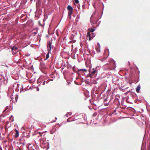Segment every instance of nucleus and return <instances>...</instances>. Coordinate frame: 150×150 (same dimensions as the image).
<instances>
[{
	"label": "nucleus",
	"mask_w": 150,
	"mask_h": 150,
	"mask_svg": "<svg viewBox=\"0 0 150 150\" xmlns=\"http://www.w3.org/2000/svg\"><path fill=\"white\" fill-rule=\"evenodd\" d=\"M109 65L110 68L112 69H115L116 67V64L113 59H111L109 60Z\"/></svg>",
	"instance_id": "f257e3e1"
},
{
	"label": "nucleus",
	"mask_w": 150,
	"mask_h": 150,
	"mask_svg": "<svg viewBox=\"0 0 150 150\" xmlns=\"http://www.w3.org/2000/svg\"><path fill=\"white\" fill-rule=\"evenodd\" d=\"M98 14H96V13H94L92 14L91 17V22L92 24H96L98 20L96 21L94 20V19L96 18Z\"/></svg>",
	"instance_id": "f03ea898"
},
{
	"label": "nucleus",
	"mask_w": 150,
	"mask_h": 150,
	"mask_svg": "<svg viewBox=\"0 0 150 150\" xmlns=\"http://www.w3.org/2000/svg\"><path fill=\"white\" fill-rule=\"evenodd\" d=\"M6 48H7L6 50L9 52L11 50L13 54H15L18 51V47H4L5 49Z\"/></svg>",
	"instance_id": "7ed1b4c3"
},
{
	"label": "nucleus",
	"mask_w": 150,
	"mask_h": 150,
	"mask_svg": "<svg viewBox=\"0 0 150 150\" xmlns=\"http://www.w3.org/2000/svg\"><path fill=\"white\" fill-rule=\"evenodd\" d=\"M87 37H88V39L89 41L91 40L95 36V34L93 33H91V34L89 32H88L87 34Z\"/></svg>",
	"instance_id": "20e7f679"
},
{
	"label": "nucleus",
	"mask_w": 150,
	"mask_h": 150,
	"mask_svg": "<svg viewBox=\"0 0 150 150\" xmlns=\"http://www.w3.org/2000/svg\"><path fill=\"white\" fill-rule=\"evenodd\" d=\"M109 49H105L104 53V57H105V59H106L109 56Z\"/></svg>",
	"instance_id": "39448f33"
},
{
	"label": "nucleus",
	"mask_w": 150,
	"mask_h": 150,
	"mask_svg": "<svg viewBox=\"0 0 150 150\" xmlns=\"http://www.w3.org/2000/svg\"><path fill=\"white\" fill-rule=\"evenodd\" d=\"M28 148L29 150H35V147L31 144H30L28 146Z\"/></svg>",
	"instance_id": "423d86ee"
},
{
	"label": "nucleus",
	"mask_w": 150,
	"mask_h": 150,
	"mask_svg": "<svg viewBox=\"0 0 150 150\" xmlns=\"http://www.w3.org/2000/svg\"><path fill=\"white\" fill-rule=\"evenodd\" d=\"M96 72V71L93 69V70L91 72V73L88 76H90L91 78L92 76L94 75Z\"/></svg>",
	"instance_id": "0eeeda50"
},
{
	"label": "nucleus",
	"mask_w": 150,
	"mask_h": 150,
	"mask_svg": "<svg viewBox=\"0 0 150 150\" xmlns=\"http://www.w3.org/2000/svg\"><path fill=\"white\" fill-rule=\"evenodd\" d=\"M52 43V40H49L47 42V47H51V45Z\"/></svg>",
	"instance_id": "6e6552de"
},
{
	"label": "nucleus",
	"mask_w": 150,
	"mask_h": 150,
	"mask_svg": "<svg viewBox=\"0 0 150 150\" xmlns=\"http://www.w3.org/2000/svg\"><path fill=\"white\" fill-rule=\"evenodd\" d=\"M15 131H16V132L15 133V137L16 138H17L19 136V132L16 129H15Z\"/></svg>",
	"instance_id": "1a4fd4ad"
},
{
	"label": "nucleus",
	"mask_w": 150,
	"mask_h": 150,
	"mask_svg": "<svg viewBox=\"0 0 150 150\" xmlns=\"http://www.w3.org/2000/svg\"><path fill=\"white\" fill-rule=\"evenodd\" d=\"M141 87L140 85H138L137 88H136V91L137 93H139V91Z\"/></svg>",
	"instance_id": "9d476101"
},
{
	"label": "nucleus",
	"mask_w": 150,
	"mask_h": 150,
	"mask_svg": "<svg viewBox=\"0 0 150 150\" xmlns=\"http://www.w3.org/2000/svg\"><path fill=\"white\" fill-rule=\"evenodd\" d=\"M14 92V91L11 88H9L8 90V95H9V94L10 93H13Z\"/></svg>",
	"instance_id": "9b49d317"
},
{
	"label": "nucleus",
	"mask_w": 150,
	"mask_h": 150,
	"mask_svg": "<svg viewBox=\"0 0 150 150\" xmlns=\"http://www.w3.org/2000/svg\"><path fill=\"white\" fill-rule=\"evenodd\" d=\"M67 9L69 11H72L73 8H72V7L71 6H70L69 5V6H68Z\"/></svg>",
	"instance_id": "f8f14e48"
},
{
	"label": "nucleus",
	"mask_w": 150,
	"mask_h": 150,
	"mask_svg": "<svg viewBox=\"0 0 150 150\" xmlns=\"http://www.w3.org/2000/svg\"><path fill=\"white\" fill-rule=\"evenodd\" d=\"M46 132L47 131H45V132H43L42 133L39 132V134L41 136L44 137L45 136V132Z\"/></svg>",
	"instance_id": "ddd939ff"
},
{
	"label": "nucleus",
	"mask_w": 150,
	"mask_h": 150,
	"mask_svg": "<svg viewBox=\"0 0 150 150\" xmlns=\"http://www.w3.org/2000/svg\"><path fill=\"white\" fill-rule=\"evenodd\" d=\"M51 47H47V53L48 54L51 53Z\"/></svg>",
	"instance_id": "4468645a"
},
{
	"label": "nucleus",
	"mask_w": 150,
	"mask_h": 150,
	"mask_svg": "<svg viewBox=\"0 0 150 150\" xmlns=\"http://www.w3.org/2000/svg\"><path fill=\"white\" fill-rule=\"evenodd\" d=\"M86 71V70L84 69H78L79 71H82L83 73L84 71Z\"/></svg>",
	"instance_id": "2eb2a0df"
},
{
	"label": "nucleus",
	"mask_w": 150,
	"mask_h": 150,
	"mask_svg": "<svg viewBox=\"0 0 150 150\" xmlns=\"http://www.w3.org/2000/svg\"><path fill=\"white\" fill-rule=\"evenodd\" d=\"M95 48L97 52H100V47H95Z\"/></svg>",
	"instance_id": "dca6fc26"
},
{
	"label": "nucleus",
	"mask_w": 150,
	"mask_h": 150,
	"mask_svg": "<svg viewBox=\"0 0 150 150\" xmlns=\"http://www.w3.org/2000/svg\"><path fill=\"white\" fill-rule=\"evenodd\" d=\"M19 85H20V84H17V88H16V89H15V91H16L18 92L19 91V90L18 88H18L19 87Z\"/></svg>",
	"instance_id": "f3484780"
},
{
	"label": "nucleus",
	"mask_w": 150,
	"mask_h": 150,
	"mask_svg": "<svg viewBox=\"0 0 150 150\" xmlns=\"http://www.w3.org/2000/svg\"><path fill=\"white\" fill-rule=\"evenodd\" d=\"M9 119L10 120H11L12 122H13L14 121V119L13 115H11L9 117Z\"/></svg>",
	"instance_id": "a211bd4d"
},
{
	"label": "nucleus",
	"mask_w": 150,
	"mask_h": 150,
	"mask_svg": "<svg viewBox=\"0 0 150 150\" xmlns=\"http://www.w3.org/2000/svg\"><path fill=\"white\" fill-rule=\"evenodd\" d=\"M41 78H39V79H38L37 81V83H41Z\"/></svg>",
	"instance_id": "6ab92c4d"
},
{
	"label": "nucleus",
	"mask_w": 150,
	"mask_h": 150,
	"mask_svg": "<svg viewBox=\"0 0 150 150\" xmlns=\"http://www.w3.org/2000/svg\"><path fill=\"white\" fill-rule=\"evenodd\" d=\"M1 65L3 66H6L7 67H8V66L5 63H1Z\"/></svg>",
	"instance_id": "aec40b11"
},
{
	"label": "nucleus",
	"mask_w": 150,
	"mask_h": 150,
	"mask_svg": "<svg viewBox=\"0 0 150 150\" xmlns=\"http://www.w3.org/2000/svg\"><path fill=\"white\" fill-rule=\"evenodd\" d=\"M40 78H41V83L42 82V81L44 80H45L44 79V77L43 76H40Z\"/></svg>",
	"instance_id": "412c9836"
},
{
	"label": "nucleus",
	"mask_w": 150,
	"mask_h": 150,
	"mask_svg": "<svg viewBox=\"0 0 150 150\" xmlns=\"http://www.w3.org/2000/svg\"><path fill=\"white\" fill-rule=\"evenodd\" d=\"M76 79H79L80 80V81L82 83V82H83V78H82V77H81V78H76Z\"/></svg>",
	"instance_id": "4be33fe9"
},
{
	"label": "nucleus",
	"mask_w": 150,
	"mask_h": 150,
	"mask_svg": "<svg viewBox=\"0 0 150 150\" xmlns=\"http://www.w3.org/2000/svg\"><path fill=\"white\" fill-rule=\"evenodd\" d=\"M72 11H69V12H68L69 16L70 18H71V13H72Z\"/></svg>",
	"instance_id": "5701e85b"
},
{
	"label": "nucleus",
	"mask_w": 150,
	"mask_h": 150,
	"mask_svg": "<svg viewBox=\"0 0 150 150\" xmlns=\"http://www.w3.org/2000/svg\"><path fill=\"white\" fill-rule=\"evenodd\" d=\"M71 65L69 64V63L67 62V68L69 69V68H71Z\"/></svg>",
	"instance_id": "b1692460"
},
{
	"label": "nucleus",
	"mask_w": 150,
	"mask_h": 150,
	"mask_svg": "<svg viewBox=\"0 0 150 150\" xmlns=\"http://www.w3.org/2000/svg\"><path fill=\"white\" fill-rule=\"evenodd\" d=\"M49 57V54H46V57L45 59V60H47L48 58Z\"/></svg>",
	"instance_id": "393cba45"
},
{
	"label": "nucleus",
	"mask_w": 150,
	"mask_h": 150,
	"mask_svg": "<svg viewBox=\"0 0 150 150\" xmlns=\"http://www.w3.org/2000/svg\"><path fill=\"white\" fill-rule=\"evenodd\" d=\"M18 98V95H16V97L15 98V100H16V102L17 101Z\"/></svg>",
	"instance_id": "a878e982"
},
{
	"label": "nucleus",
	"mask_w": 150,
	"mask_h": 150,
	"mask_svg": "<svg viewBox=\"0 0 150 150\" xmlns=\"http://www.w3.org/2000/svg\"><path fill=\"white\" fill-rule=\"evenodd\" d=\"M97 81L96 80H94L93 82V83L94 84H97Z\"/></svg>",
	"instance_id": "bb28decb"
},
{
	"label": "nucleus",
	"mask_w": 150,
	"mask_h": 150,
	"mask_svg": "<svg viewBox=\"0 0 150 150\" xmlns=\"http://www.w3.org/2000/svg\"><path fill=\"white\" fill-rule=\"evenodd\" d=\"M45 144L46 145V146H47V147L48 148H49V144L48 143H45Z\"/></svg>",
	"instance_id": "cd10ccee"
},
{
	"label": "nucleus",
	"mask_w": 150,
	"mask_h": 150,
	"mask_svg": "<svg viewBox=\"0 0 150 150\" xmlns=\"http://www.w3.org/2000/svg\"><path fill=\"white\" fill-rule=\"evenodd\" d=\"M106 59H105V57H104V58H103V59H100V60L102 62H103Z\"/></svg>",
	"instance_id": "c85d7f7f"
},
{
	"label": "nucleus",
	"mask_w": 150,
	"mask_h": 150,
	"mask_svg": "<svg viewBox=\"0 0 150 150\" xmlns=\"http://www.w3.org/2000/svg\"><path fill=\"white\" fill-rule=\"evenodd\" d=\"M97 115V113L96 112H94L93 115V117L96 116Z\"/></svg>",
	"instance_id": "c756f323"
},
{
	"label": "nucleus",
	"mask_w": 150,
	"mask_h": 150,
	"mask_svg": "<svg viewBox=\"0 0 150 150\" xmlns=\"http://www.w3.org/2000/svg\"><path fill=\"white\" fill-rule=\"evenodd\" d=\"M95 30V29L93 28H92L90 30V31L91 32V33H92L93 32H94Z\"/></svg>",
	"instance_id": "7c9ffc66"
},
{
	"label": "nucleus",
	"mask_w": 150,
	"mask_h": 150,
	"mask_svg": "<svg viewBox=\"0 0 150 150\" xmlns=\"http://www.w3.org/2000/svg\"><path fill=\"white\" fill-rule=\"evenodd\" d=\"M30 55V54H29L28 53H26L25 54V55L27 57L29 56Z\"/></svg>",
	"instance_id": "2f4dec72"
},
{
	"label": "nucleus",
	"mask_w": 150,
	"mask_h": 150,
	"mask_svg": "<svg viewBox=\"0 0 150 150\" xmlns=\"http://www.w3.org/2000/svg\"><path fill=\"white\" fill-rule=\"evenodd\" d=\"M71 117H69V118L67 120V122H71V121H70L69 120V119H71Z\"/></svg>",
	"instance_id": "473e14b6"
},
{
	"label": "nucleus",
	"mask_w": 150,
	"mask_h": 150,
	"mask_svg": "<svg viewBox=\"0 0 150 150\" xmlns=\"http://www.w3.org/2000/svg\"><path fill=\"white\" fill-rule=\"evenodd\" d=\"M131 108L133 109V110H132L133 112H135V110L134 109V108H132L131 107Z\"/></svg>",
	"instance_id": "72a5a7b5"
},
{
	"label": "nucleus",
	"mask_w": 150,
	"mask_h": 150,
	"mask_svg": "<svg viewBox=\"0 0 150 150\" xmlns=\"http://www.w3.org/2000/svg\"><path fill=\"white\" fill-rule=\"evenodd\" d=\"M76 3H79V0H74Z\"/></svg>",
	"instance_id": "f704fd0d"
},
{
	"label": "nucleus",
	"mask_w": 150,
	"mask_h": 150,
	"mask_svg": "<svg viewBox=\"0 0 150 150\" xmlns=\"http://www.w3.org/2000/svg\"><path fill=\"white\" fill-rule=\"evenodd\" d=\"M68 115H70L72 114V113L71 112H68Z\"/></svg>",
	"instance_id": "c9c22d12"
},
{
	"label": "nucleus",
	"mask_w": 150,
	"mask_h": 150,
	"mask_svg": "<svg viewBox=\"0 0 150 150\" xmlns=\"http://www.w3.org/2000/svg\"><path fill=\"white\" fill-rule=\"evenodd\" d=\"M65 116H66V117H68V112L67 113V114H66L65 115Z\"/></svg>",
	"instance_id": "e433bc0d"
},
{
	"label": "nucleus",
	"mask_w": 150,
	"mask_h": 150,
	"mask_svg": "<svg viewBox=\"0 0 150 150\" xmlns=\"http://www.w3.org/2000/svg\"><path fill=\"white\" fill-rule=\"evenodd\" d=\"M36 90H37V91H39V88L38 87H37V89H36Z\"/></svg>",
	"instance_id": "4c0bfd02"
},
{
	"label": "nucleus",
	"mask_w": 150,
	"mask_h": 150,
	"mask_svg": "<svg viewBox=\"0 0 150 150\" xmlns=\"http://www.w3.org/2000/svg\"><path fill=\"white\" fill-rule=\"evenodd\" d=\"M46 81H44L42 83V84L43 85H44L45 84Z\"/></svg>",
	"instance_id": "58836bf2"
},
{
	"label": "nucleus",
	"mask_w": 150,
	"mask_h": 150,
	"mask_svg": "<svg viewBox=\"0 0 150 150\" xmlns=\"http://www.w3.org/2000/svg\"><path fill=\"white\" fill-rule=\"evenodd\" d=\"M77 18H78V19H79V18H80V15H78L77 16V17H76Z\"/></svg>",
	"instance_id": "ea45409f"
},
{
	"label": "nucleus",
	"mask_w": 150,
	"mask_h": 150,
	"mask_svg": "<svg viewBox=\"0 0 150 150\" xmlns=\"http://www.w3.org/2000/svg\"><path fill=\"white\" fill-rule=\"evenodd\" d=\"M78 122H79L78 123H79V124H80V123H83V122H80L79 121H78Z\"/></svg>",
	"instance_id": "a19ab883"
},
{
	"label": "nucleus",
	"mask_w": 150,
	"mask_h": 150,
	"mask_svg": "<svg viewBox=\"0 0 150 150\" xmlns=\"http://www.w3.org/2000/svg\"><path fill=\"white\" fill-rule=\"evenodd\" d=\"M97 45L98 46H99V47H100V44H99V42L97 43Z\"/></svg>",
	"instance_id": "79ce46f5"
},
{
	"label": "nucleus",
	"mask_w": 150,
	"mask_h": 150,
	"mask_svg": "<svg viewBox=\"0 0 150 150\" xmlns=\"http://www.w3.org/2000/svg\"><path fill=\"white\" fill-rule=\"evenodd\" d=\"M104 104L105 105L107 106L108 105V103H105Z\"/></svg>",
	"instance_id": "37998d69"
},
{
	"label": "nucleus",
	"mask_w": 150,
	"mask_h": 150,
	"mask_svg": "<svg viewBox=\"0 0 150 150\" xmlns=\"http://www.w3.org/2000/svg\"><path fill=\"white\" fill-rule=\"evenodd\" d=\"M127 103H132V102H129L128 101V99H127Z\"/></svg>",
	"instance_id": "c03bdc74"
},
{
	"label": "nucleus",
	"mask_w": 150,
	"mask_h": 150,
	"mask_svg": "<svg viewBox=\"0 0 150 150\" xmlns=\"http://www.w3.org/2000/svg\"><path fill=\"white\" fill-rule=\"evenodd\" d=\"M8 108V106H7L5 108L6 110H7V109Z\"/></svg>",
	"instance_id": "a18cd8bd"
},
{
	"label": "nucleus",
	"mask_w": 150,
	"mask_h": 150,
	"mask_svg": "<svg viewBox=\"0 0 150 150\" xmlns=\"http://www.w3.org/2000/svg\"><path fill=\"white\" fill-rule=\"evenodd\" d=\"M0 150H3L2 148L1 147V146H0Z\"/></svg>",
	"instance_id": "49530a36"
},
{
	"label": "nucleus",
	"mask_w": 150,
	"mask_h": 150,
	"mask_svg": "<svg viewBox=\"0 0 150 150\" xmlns=\"http://www.w3.org/2000/svg\"><path fill=\"white\" fill-rule=\"evenodd\" d=\"M7 110H6V109H5L4 110V111H3V112H5Z\"/></svg>",
	"instance_id": "de8ad7c7"
},
{
	"label": "nucleus",
	"mask_w": 150,
	"mask_h": 150,
	"mask_svg": "<svg viewBox=\"0 0 150 150\" xmlns=\"http://www.w3.org/2000/svg\"><path fill=\"white\" fill-rule=\"evenodd\" d=\"M63 67H66V65H65V64H64V65H63Z\"/></svg>",
	"instance_id": "09e8293b"
},
{
	"label": "nucleus",
	"mask_w": 150,
	"mask_h": 150,
	"mask_svg": "<svg viewBox=\"0 0 150 150\" xmlns=\"http://www.w3.org/2000/svg\"><path fill=\"white\" fill-rule=\"evenodd\" d=\"M75 83L76 84H78L76 82V81H75Z\"/></svg>",
	"instance_id": "8fccbe9b"
},
{
	"label": "nucleus",
	"mask_w": 150,
	"mask_h": 150,
	"mask_svg": "<svg viewBox=\"0 0 150 150\" xmlns=\"http://www.w3.org/2000/svg\"><path fill=\"white\" fill-rule=\"evenodd\" d=\"M84 7V4L82 5V7L83 8Z\"/></svg>",
	"instance_id": "3c124183"
},
{
	"label": "nucleus",
	"mask_w": 150,
	"mask_h": 150,
	"mask_svg": "<svg viewBox=\"0 0 150 150\" xmlns=\"http://www.w3.org/2000/svg\"><path fill=\"white\" fill-rule=\"evenodd\" d=\"M56 121V120H54L53 121H52V122H55Z\"/></svg>",
	"instance_id": "603ef678"
},
{
	"label": "nucleus",
	"mask_w": 150,
	"mask_h": 150,
	"mask_svg": "<svg viewBox=\"0 0 150 150\" xmlns=\"http://www.w3.org/2000/svg\"><path fill=\"white\" fill-rule=\"evenodd\" d=\"M89 108L90 110H92V108H91L90 107H89Z\"/></svg>",
	"instance_id": "864d4df0"
},
{
	"label": "nucleus",
	"mask_w": 150,
	"mask_h": 150,
	"mask_svg": "<svg viewBox=\"0 0 150 150\" xmlns=\"http://www.w3.org/2000/svg\"><path fill=\"white\" fill-rule=\"evenodd\" d=\"M49 81H47V82H46V83H49Z\"/></svg>",
	"instance_id": "5fc2aeb1"
},
{
	"label": "nucleus",
	"mask_w": 150,
	"mask_h": 150,
	"mask_svg": "<svg viewBox=\"0 0 150 150\" xmlns=\"http://www.w3.org/2000/svg\"><path fill=\"white\" fill-rule=\"evenodd\" d=\"M75 116H77V115L76 114H75L74 115Z\"/></svg>",
	"instance_id": "6e6d98bb"
},
{
	"label": "nucleus",
	"mask_w": 150,
	"mask_h": 150,
	"mask_svg": "<svg viewBox=\"0 0 150 150\" xmlns=\"http://www.w3.org/2000/svg\"><path fill=\"white\" fill-rule=\"evenodd\" d=\"M77 120H80V121L81 119H77Z\"/></svg>",
	"instance_id": "4d7b16f0"
},
{
	"label": "nucleus",
	"mask_w": 150,
	"mask_h": 150,
	"mask_svg": "<svg viewBox=\"0 0 150 150\" xmlns=\"http://www.w3.org/2000/svg\"><path fill=\"white\" fill-rule=\"evenodd\" d=\"M75 119V117H74V118H72V120H74V119Z\"/></svg>",
	"instance_id": "13d9d810"
},
{
	"label": "nucleus",
	"mask_w": 150,
	"mask_h": 150,
	"mask_svg": "<svg viewBox=\"0 0 150 150\" xmlns=\"http://www.w3.org/2000/svg\"><path fill=\"white\" fill-rule=\"evenodd\" d=\"M38 149V147H37V148H36L35 149H36V150H37V149Z\"/></svg>",
	"instance_id": "bf43d9fd"
},
{
	"label": "nucleus",
	"mask_w": 150,
	"mask_h": 150,
	"mask_svg": "<svg viewBox=\"0 0 150 150\" xmlns=\"http://www.w3.org/2000/svg\"><path fill=\"white\" fill-rule=\"evenodd\" d=\"M92 103L93 104V105H96L94 103Z\"/></svg>",
	"instance_id": "052dcab7"
},
{
	"label": "nucleus",
	"mask_w": 150,
	"mask_h": 150,
	"mask_svg": "<svg viewBox=\"0 0 150 150\" xmlns=\"http://www.w3.org/2000/svg\"><path fill=\"white\" fill-rule=\"evenodd\" d=\"M64 68V67H63L62 68V69L63 70Z\"/></svg>",
	"instance_id": "680f3d73"
},
{
	"label": "nucleus",
	"mask_w": 150,
	"mask_h": 150,
	"mask_svg": "<svg viewBox=\"0 0 150 150\" xmlns=\"http://www.w3.org/2000/svg\"><path fill=\"white\" fill-rule=\"evenodd\" d=\"M55 119H56V120H57V118L56 117H55Z\"/></svg>",
	"instance_id": "e2e57ef3"
},
{
	"label": "nucleus",
	"mask_w": 150,
	"mask_h": 150,
	"mask_svg": "<svg viewBox=\"0 0 150 150\" xmlns=\"http://www.w3.org/2000/svg\"><path fill=\"white\" fill-rule=\"evenodd\" d=\"M73 45H71V47H73Z\"/></svg>",
	"instance_id": "0e129e2a"
},
{
	"label": "nucleus",
	"mask_w": 150,
	"mask_h": 150,
	"mask_svg": "<svg viewBox=\"0 0 150 150\" xmlns=\"http://www.w3.org/2000/svg\"><path fill=\"white\" fill-rule=\"evenodd\" d=\"M115 111H116V109H115V110H114Z\"/></svg>",
	"instance_id": "69168bd1"
},
{
	"label": "nucleus",
	"mask_w": 150,
	"mask_h": 150,
	"mask_svg": "<svg viewBox=\"0 0 150 150\" xmlns=\"http://www.w3.org/2000/svg\"><path fill=\"white\" fill-rule=\"evenodd\" d=\"M51 134H53V133H52V132L51 131Z\"/></svg>",
	"instance_id": "338daca9"
},
{
	"label": "nucleus",
	"mask_w": 150,
	"mask_h": 150,
	"mask_svg": "<svg viewBox=\"0 0 150 150\" xmlns=\"http://www.w3.org/2000/svg\"><path fill=\"white\" fill-rule=\"evenodd\" d=\"M11 98L12 99V97L11 96Z\"/></svg>",
	"instance_id": "774afa93"
}]
</instances>
